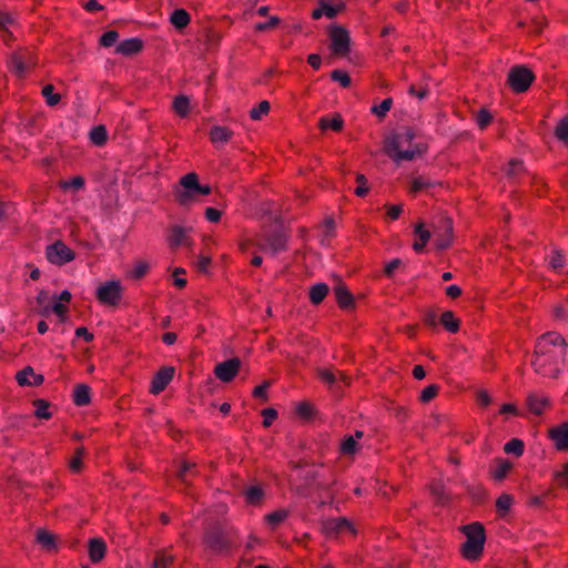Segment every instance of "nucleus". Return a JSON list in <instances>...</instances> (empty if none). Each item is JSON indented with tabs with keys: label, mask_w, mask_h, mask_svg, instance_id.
I'll use <instances>...</instances> for the list:
<instances>
[{
	"label": "nucleus",
	"mask_w": 568,
	"mask_h": 568,
	"mask_svg": "<svg viewBox=\"0 0 568 568\" xmlns=\"http://www.w3.org/2000/svg\"><path fill=\"white\" fill-rule=\"evenodd\" d=\"M566 353L567 343L559 333H545L536 341L531 366L542 377L557 378L562 371Z\"/></svg>",
	"instance_id": "nucleus-1"
},
{
	"label": "nucleus",
	"mask_w": 568,
	"mask_h": 568,
	"mask_svg": "<svg viewBox=\"0 0 568 568\" xmlns=\"http://www.w3.org/2000/svg\"><path fill=\"white\" fill-rule=\"evenodd\" d=\"M426 150V143L409 128L390 133L384 140V152L396 163L420 158Z\"/></svg>",
	"instance_id": "nucleus-2"
},
{
	"label": "nucleus",
	"mask_w": 568,
	"mask_h": 568,
	"mask_svg": "<svg viewBox=\"0 0 568 568\" xmlns=\"http://www.w3.org/2000/svg\"><path fill=\"white\" fill-rule=\"evenodd\" d=\"M211 191L209 184H200L197 174L191 172L180 179L173 189V196L179 205L189 207L199 203L201 197L209 195Z\"/></svg>",
	"instance_id": "nucleus-3"
},
{
	"label": "nucleus",
	"mask_w": 568,
	"mask_h": 568,
	"mask_svg": "<svg viewBox=\"0 0 568 568\" xmlns=\"http://www.w3.org/2000/svg\"><path fill=\"white\" fill-rule=\"evenodd\" d=\"M466 541L462 547L463 556L468 560H476L480 557L486 540L485 530L481 524L473 523L463 527Z\"/></svg>",
	"instance_id": "nucleus-4"
},
{
	"label": "nucleus",
	"mask_w": 568,
	"mask_h": 568,
	"mask_svg": "<svg viewBox=\"0 0 568 568\" xmlns=\"http://www.w3.org/2000/svg\"><path fill=\"white\" fill-rule=\"evenodd\" d=\"M329 50L333 55L344 58L351 50L349 32L342 26L334 24L328 29Z\"/></svg>",
	"instance_id": "nucleus-5"
},
{
	"label": "nucleus",
	"mask_w": 568,
	"mask_h": 568,
	"mask_svg": "<svg viewBox=\"0 0 568 568\" xmlns=\"http://www.w3.org/2000/svg\"><path fill=\"white\" fill-rule=\"evenodd\" d=\"M122 295L123 286L120 281H109L97 288V298L103 305L118 306Z\"/></svg>",
	"instance_id": "nucleus-6"
},
{
	"label": "nucleus",
	"mask_w": 568,
	"mask_h": 568,
	"mask_svg": "<svg viewBox=\"0 0 568 568\" xmlns=\"http://www.w3.org/2000/svg\"><path fill=\"white\" fill-rule=\"evenodd\" d=\"M532 80V72L525 67H515L508 74V83L516 92H525L530 87Z\"/></svg>",
	"instance_id": "nucleus-7"
},
{
	"label": "nucleus",
	"mask_w": 568,
	"mask_h": 568,
	"mask_svg": "<svg viewBox=\"0 0 568 568\" xmlns=\"http://www.w3.org/2000/svg\"><path fill=\"white\" fill-rule=\"evenodd\" d=\"M49 262L55 265H63L74 260V252L63 242L57 241L47 247L45 252Z\"/></svg>",
	"instance_id": "nucleus-8"
},
{
	"label": "nucleus",
	"mask_w": 568,
	"mask_h": 568,
	"mask_svg": "<svg viewBox=\"0 0 568 568\" xmlns=\"http://www.w3.org/2000/svg\"><path fill=\"white\" fill-rule=\"evenodd\" d=\"M240 368L241 361L239 358H232L217 364L214 368V374L220 381L229 383L237 375Z\"/></svg>",
	"instance_id": "nucleus-9"
},
{
	"label": "nucleus",
	"mask_w": 568,
	"mask_h": 568,
	"mask_svg": "<svg viewBox=\"0 0 568 568\" xmlns=\"http://www.w3.org/2000/svg\"><path fill=\"white\" fill-rule=\"evenodd\" d=\"M453 241V225L448 219H443L434 232V243L439 250L447 248Z\"/></svg>",
	"instance_id": "nucleus-10"
},
{
	"label": "nucleus",
	"mask_w": 568,
	"mask_h": 568,
	"mask_svg": "<svg viewBox=\"0 0 568 568\" xmlns=\"http://www.w3.org/2000/svg\"><path fill=\"white\" fill-rule=\"evenodd\" d=\"M34 64V59L28 52L13 54L9 62L10 70L18 77H22Z\"/></svg>",
	"instance_id": "nucleus-11"
},
{
	"label": "nucleus",
	"mask_w": 568,
	"mask_h": 568,
	"mask_svg": "<svg viewBox=\"0 0 568 568\" xmlns=\"http://www.w3.org/2000/svg\"><path fill=\"white\" fill-rule=\"evenodd\" d=\"M174 375L173 367H162L153 377L150 386V392L154 395L163 392L166 386L170 384Z\"/></svg>",
	"instance_id": "nucleus-12"
},
{
	"label": "nucleus",
	"mask_w": 568,
	"mask_h": 568,
	"mask_svg": "<svg viewBox=\"0 0 568 568\" xmlns=\"http://www.w3.org/2000/svg\"><path fill=\"white\" fill-rule=\"evenodd\" d=\"M364 433L362 430H356L353 435L345 436L339 445L341 454L344 456H354L361 448V439L363 438Z\"/></svg>",
	"instance_id": "nucleus-13"
},
{
	"label": "nucleus",
	"mask_w": 568,
	"mask_h": 568,
	"mask_svg": "<svg viewBox=\"0 0 568 568\" xmlns=\"http://www.w3.org/2000/svg\"><path fill=\"white\" fill-rule=\"evenodd\" d=\"M548 434L556 449L560 452L568 450V423L550 428Z\"/></svg>",
	"instance_id": "nucleus-14"
},
{
	"label": "nucleus",
	"mask_w": 568,
	"mask_h": 568,
	"mask_svg": "<svg viewBox=\"0 0 568 568\" xmlns=\"http://www.w3.org/2000/svg\"><path fill=\"white\" fill-rule=\"evenodd\" d=\"M234 135V132L224 125H214L210 130V140L216 148L227 144Z\"/></svg>",
	"instance_id": "nucleus-15"
},
{
	"label": "nucleus",
	"mask_w": 568,
	"mask_h": 568,
	"mask_svg": "<svg viewBox=\"0 0 568 568\" xmlns=\"http://www.w3.org/2000/svg\"><path fill=\"white\" fill-rule=\"evenodd\" d=\"M89 557L93 564L101 561L106 551V545L101 538H92L88 545Z\"/></svg>",
	"instance_id": "nucleus-16"
},
{
	"label": "nucleus",
	"mask_w": 568,
	"mask_h": 568,
	"mask_svg": "<svg viewBox=\"0 0 568 568\" xmlns=\"http://www.w3.org/2000/svg\"><path fill=\"white\" fill-rule=\"evenodd\" d=\"M169 244L171 247H179V246H190L191 245V239L187 235V232L185 229L181 226H174L171 230V234L169 236Z\"/></svg>",
	"instance_id": "nucleus-17"
},
{
	"label": "nucleus",
	"mask_w": 568,
	"mask_h": 568,
	"mask_svg": "<svg viewBox=\"0 0 568 568\" xmlns=\"http://www.w3.org/2000/svg\"><path fill=\"white\" fill-rule=\"evenodd\" d=\"M142 41L138 38H131L122 41L115 49L116 53L132 55L141 51Z\"/></svg>",
	"instance_id": "nucleus-18"
},
{
	"label": "nucleus",
	"mask_w": 568,
	"mask_h": 568,
	"mask_svg": "<svg viewBox=\"0 0 568 568\" xmlns=\"http://www.w3.org/2000/svg\"><path fill=\"white\" fill-rule=\"evenodd\" d=\"M513 464L509 460L500 458L494 462L490 473L495 480L500 481L506 478Z\"/></svg>",
	"instance_id": "nucleus-19"
},
{
	"label": "nucleus",
	"mask_w": 568,
	"mask_h": 568,
	"mask_svg": "<svg viewBox=\"0 0 568 568\" xmlns=\"http://www.w3.org/2000/svg\"><path fill=\"white\" fill-rule=\"evenodd\" d=\"M244 496L248 505L260 506L264 499V490L260 486H250L244 490Z\"/></svg>",
	"instance_id": "nucleus-20"
},
{
	"label": "nucleus",
	"mask_w": 568,
	"mask_h": 568,
	"mask_svg": "<svg viewBox=\"0 0 568 568\" xmlns=\"http://www.w3.org/2000/svg\"><path fill=\"white\" fill-rule=\"evenodd\" d=\"M334 294L336 302L341 307L346 308L353 304V296L346 286L342 284L336 285L334 288Z\"/></svg>",
	"instance_id": "nucleus-21"
},
{
	"label": "nucleus",
	"mask_w": 568,
	"mask_h": 568,
	"mask_svg": "<svg viewBox=\"0 0 568 568\" xmlns=\"http://www.w3.org/2000/svg\"><path fill=\"white\" fill-rule=\"evenodd\" d=\"M415 235L417 236V241L413 244L414 251L417 253L422 252L426 246L427 242L430 239L429 231L425 230L423 224H417L415 227Z\"/></svg>",
	"instance_id": "nucleus-22"
},
{
	"label": "nucleus",
	"mask_w": 568,
	"mask_h": 568,
	"mask_svg": "<svg viewBox=\"0 0 568 568\" xmlns=\"http://www.w3.org/2000/svg\"><path fill=\"white\" fill-rule=\"evenodd\" d=\"M17 381L20 385H38L42 382V376L36 375L31 368H26L17 374Z\"/></svg>",
	"instance_id": "nucleus-23"
},
{
	"label": "nucleus",
	"mask_w": 568,
	"mask_h": 568,
	"mask_svg": "<svg viewBox=\"0 0 568 568\" xmlns=\"http://www.w3.org/2000/svg\"><path fill=\"white\" fill-rule=\"evenodd\" d=\"M527 405L534 414H541L548 405V399L542 396L531 394L527 398Z\"/></svg>",
	"instance_id": "nucleus-24"
},
{
	"label": "nucleus",
	"mask_w": 568,
	"mask_h": 568,
	"mask_svg": "<svg viewBox=\"0 0 568 568\" xmlns=\"http://www.w3.org/2000/svg\"><path fill=\"white\" fill-rule=\"evenodd\" d=\"M73 402L78 406H84L90 403V387L87 385H77L73 390Z\"/></svg>",
	"instance_id": "nucleus-25"
},
{
	"label": "nucleus",
	"mask_w": 568,
	"mask_h": 568,
	"mask_svg": "<svg viewBox=\"0 0 568 568\" xmlns=\"http://www.w3.org/2000/svg\"><path fill=\"white\" fill-rule=\"evenodd\" d=\"M328 528L336 531L337 534L349 532L351 535L355 534V529L353 524L349 523L345 518L333 519L328 523Z\"/></svg>",
	"instance_id": "nucleus-26"
},
{
	"label": "nucleus",
	"mask_w": 568,
	"mask_h": 568,
	"mask_svg": "<svg viewBox=\"0 0 568 568\" xmlns=\"http://www.w3.org/2000/svg\"><path fill=\"white\" fill-rule=\"evenodd\" d=\"M328 286L325 283H317L310 290V300L313 304H320L327 295Z\"/></svg>",
	"instance_id": "nucleus-27"
},
{
	"label": "nucleus",
	"mask_w": 568,
	"mask_h": 568,
	"mask_svg": "<svg viewBox=\"0 0 568 568\" xmlns=\"http://www.w3.org/2000/svg\"><path fill=\"white\" fill-rule=\"evenodd\" d=\"M288 517V510L277 509L273 513L265 515L264 519L271 529H275Z\"/></svg>",
	"instance_id": "nucleus-28"
},
{
	"label": "nucleus",
	"mask_w": 568,
	"mask_h": 568,
	"mask_svg": "<svg viewBox=\"0 0 568 568\" xmlns=\"http://www.w3.org/2000/svg\"><path fill=\"white\" fill-rule=\"evenodd\" d=\"M190 14L184 9H176L170 17L171 23L178 28L183 29L190 23Z\"/></svg>",
	"instance_id": "nucleus-29"
},
{
	"label": "nucleus",
	"mask_w": 568,
	"mask_h": 568,
	"mask_svg": "<svg viewBox=\"0 0 568 568\" xmlns=\"http://www.w3.org/2000/svg\"><path fill=\"white\" fill-rule=\"evenodd\" d=\"M173 110L174 112L184 118L190 112V100L185 95H179L173 101Z\"/></svg>",
	"instance_id": "nucleus-30"
},
{
	"label": "nucleus",
	"mask_w": 568,
	"mask_h": 568,
	"mask_svg": "<svg viewBox=\"0 0 568 568\" xmlns=\"http://www.w3.org/2000/svg\"><path fill=\"white\" fill-rule=\"evenodd\" d=\"M37 541L47 550H52L55 547V536L47 530H38Z\"/></svg>",
	"instance_id": "nucleus-31"
},
{
	"label": "nucleus",
	"mask_w": 568,
	"mask_h": 568,
	"mask_svg": "<svg viewBox=\"0 0 568 568\" xmlns=\"http://www.w3.org/2000/svg\"><path fill=\"white\" fill-rule=\"evenodd\" d=\"M343 119L341 115H335L333 118H322L320 120V126L323 130L331 129L333 131H341L343 129Z\"/></svg>",
	"instance_id": "nucleus-32"
},
{
	"label": "nucleus",
	"mask_w": 568,
	"mask_h": 568,
	"mask_svg": "<svg viewBox=\"0 0 568 568\" xmlns=\"http://www.w3.org/2000/svg\"><path fill=\"white\" fill-rule=\"evenodd\" d=\"M554 480L557 486L568 490V463L554 471Z\"/></svg>",
	"instance_id": "nucleus-33"
},
{
	"label": "nucleus",
	"mask_w": 568,
	"mask_h": 568,
	"mask_svg": "<svg viewBox=\"0 0 568 568\" xmlns=\"http://www.w3.org/2000/svg\"><path fill=\"white\" fill-rule=\"evenodd\" d=\"M514 504V497L509 494H503L496 500V508L500 516H505Z\"/></svg>",
	"instance_id": "nucleus-34"
},
{
	"label": "nucleus",
	"mask_w": 568,
	"mask_h": 568,
	"mask_svg": "<svg viewBox=\"0 0 568 568\" xmlns=\"http://www.w3.org/2000/svg\"><path fill=\"white\" fill-rule=\"evenodd\" d=\"M60 187L64 191L78 192L84 186V179L81 176H74L71 180L61 181Z\"/></svg>",
	"instance_id": "nucleus-35"
},
{
	"label": "nucleus",
	"mask_w": 568,
	"mask_h": 568,
	"mask_svg": "<svg viewBox=\"0 0 568 568\" xmlns=\"http://www.w3.org/2000/svg\"><path fill=\"white\" fill-rule=\"evenodd\" d=\"M440 323L444 325V327L450 332V333H455L458 331L459 328V323L458 321L456 320V317L454 316V314L449 311L447 312H444L440 316Z\"/></svg>",
	"instance_id": "nucleus-36"
},
{
	"label": "nucleus",
	"mask_w": 568,
	"mask_h": 568,
	"mask_svg": "<svg viewBox=\"0 0 568 568\" xmlns=\"http://www.w3.org/2000/svg\"><path fill=\"white\" fill-rule=\"evenodd\" d=\"M555 134L559 141L568 145V115L559 121Z\"/></svg>",
	"instance_id": "nucleus-37"
},
{
	"label": "nucleus",
	"mask_w": 568,
	"mask_h": 568,
	"mask_svg": "<svg viewBox=\"0 0 568 568\" xmlns=\"http://www.w3.org/2000/svg\"><path fill=\"white\" fill-rule=\"evenodd\" d=\"M270 103L267 101H262L257 106L250 111V116L252 120L258 121L270 112Z\"/></svg>",
	"instance_id": "nucleus-38"
},
{
	"label": "nucleus",
	"mask_w": 568,
	"mask_h": 568,
	"mask_svg": "<svg viewBox=\"0 0 568 568\" xmlns=\"http://www.w3.org/2000/svg\"><path fill=\"white\" fill-rule=\"evenodd\" d=\"M504 450L507 454H514L519 457L524 453V443L520 439L514 438L505 445Z\"/></svg>",
	"instance_id": "nucleus-39"
},
{
	"label": "nucleus",
	"mask_w": 568,
	"mask_h": 568,
	"mask_svg": "<svg viewBox=\"0 0 568 568\" xmlns=\"http://www.w3.org/2000/svg\"><path fill=\"white\" fill-rule=\"evenodd\" d=\"M150 268V265L145 261H138L132 270L129 272V276L132 278H141L143 277Z\"/></svg>",
	"instance_id": "nucleus-40"
},
{
	"label": "nucleus",
	"mask_w": 568,
	"mask_h": 568,
	"mask_svg": "<svg viewBox=\"0 0 568 568\" xmlns=\"http://www.w3.org/2000/svg\"><path fill=\"white\" fill-rule=\"evenodd\" d=\"M91 141L97 145H102L106 141V131L104 126H95L90 133Z\"/></svg>",
	"instance_id": "nucleus-41"
},
{
	"label": "nucleus",
	"mask_w": 568,
	"mask_h": 568,
	"mask_svg": "<svg viewBox=\"0 0 568 568\" xmlns=\"http://www.w3.org/2000/svg\"><path fill=\"white\" fill-rule=\"evenodd\" d=\"M42 94L45 98L47 103L51 106L58 104L60 101V94L54 93V88L51 84H48L42 89Z\"/></svg>",
	"instance_id": "nucleus-42"
},
{
	"label": "nucleus",
	"mask_w": 568,
	"mask_h": 568,
	"mask_svg": "<svg viewBox=\"0 0 568 568\" xmlns=\"http://www.w3.org/2000/svg\"><path fill=\"white\" fill-rule=\"evenodd\" d=\"M36 407V416L39 418L49 419L51 417V413L49 410V405L44 400L38 399L34 402Z\"/></svg>",
	"instance_id": "nucleus-43"
},
{
	"label": "nucleus",
	"mask_w": 568,
	"mask_h": 568,
	"mask_svg": "<svg viewBox=\"0 0 568 568\" xmlns=\"http://www.w3.org/2000/svg\"><path fill=\"white\" fill-rule=\"evenodd\" d=\"M173 562V556L168 554H158L154 561L153 568H169V566Z\"/></svg>",
	"instance_id": "nucleus-44"
},
{
	"label": "nucleus",
	"mask_w": 568,
	"mask_h": 568,
	"mask_svg": "<svg viewBox=\"0 0 568 568\" xmlns=\"http://www.w3.org/2000/svg\"><path fill=\"white\" fill-rule=\"evenodd\" d=\"M439 387L435 384L428 385L425 387L419 396L420 402L428 403L430 402L438 393Z\"/></svg>",
	"instance_id": "nucleus-45"
},
{
	"label": "nucleus",
	"mask_w": 568,
	"mask_h": 568,
	"mask_svg": "<svg viewBox=\"0 0 568 568\" xmlns=\"http://www.w3.org/2000/svg\"><path fill=\"white\" fill-rule=\"evenodd\" d=\"M430 185H432V183L427 179H425L423 176H417L412 181L410 192L416 193L422 190H426Z\"/></svg>",
	"instance_id": "nucleus-46"
},
{
	"label": "nucleus",
	"mask_w": 568,
	"mask_h": 568,
	"mask_svg": "<svg viewBox=\"0 0 568 568\" xmlns=\"http://www.w3.org/2000/svg\"><path fill=\"white\" fill-rule=\"evenodd\" d=\"M205 540L206 544L215 551H221L226 547V542L221 537L209 535L206 536Z\"/></svg>",
	"instance_id": "nucleus-47"
},
{
	"label": "nucleus",
	"mask_w": 568,
	"mask_h": 568,
	"mask_svg": "<svg viewBox=\"0 0 568 568\" xmlns=\"http://www.w3.org/2000/svg\"><path fill=\"white\" fill-rule=\"evenodd\" d=\"M331 75L332 79L338 82L343 88H347L351 84L349 75L342 70H334Z\"/></svg>",
	"instance_id": "nucleus-48"
},
{
	"label": "nucleus",
	"mask_w": 568,
	"mask_h": 568,
	"mask_svg": "<svg viewBox=\"0 0 568 568\" xmlns=\"http://www.w3.org/2000/svg\"><path fill=\"white\" fill-rule=\"evenodd\" d=\"M549 266L557 271L564 266V257L562 254L559 251H552L549 260H548Z\"/></svg>",
	"instance_id": "nucleus-49"
},
{
	"label": "nucleus",
	"mask_w": 568,
	"mask_h": 568,
	"mask_svg": "<svg viewBox=\"0 0 568 568\" xmlns=\"http://www.w3.org/2000/svg\"><path fill=\"white\" fill-rule=\"evenodd\" d=\"M118 38H119L118 32L111 30L101 36L100 43H101V45L109 48V47H112L116 42Z\"/></svg>",
	"instance_id": "nucleus-50"
},
{
	"label": "nucleus",
	"mask_w": 568,
	"mask_h": 568,
	"mask_svg": "<svg viewBox=\"0 0 568 568\" xmlns=\"http://www.w3.org/2000/svg\"><path fill=\"white\" fill-rule=\"evenodd\" d=\"M357 186L355 189V194L357 196H365L368 193L367 180L363 174L356 175Z\"/></svg>",
	"instance_id": "nucleus-51"
},
{
	"label": "nucleus",
	"mask_w": 568,
	"mask_h": 568,
	"mask_svg": "<svg viewBox=\"0 0 568 568\" xmlns=\"http://www.w3.org/2000/svg\"><path fill=\"white\" fill-rule=\"evenodd\" d=\"M523 162L519 160H511L508 162L505 172L508 176H516L523 171Z\"/></svg>",
	"instance_id": "nucleus-52"
},
{
	"label": "nucleus",
	"mask_w": 568,
	"mask_h": 568,
	"mask_svg": "<svg viewBox=\"0 0 568 568\" xmlns=\"http://www.w3.org/2000/svg\"><path fill=\"white\" fill-rule=\"evenodd\" d=\"M280 18L276 17V16H273L268 19V21L266 22H261V23H257L255 26V31L257 32H263V31H266V30H270V29H273L275 28L276 26L280 24Z\"/></svg>",
	"instance_id": "nucleus-53"
},
{
	"label": "nucleus",
	"mask_w": 568,
	"mask_h": 568,
	"mask_svg": "<svg viewBox=\"0 0 568 568\" xmlns=\"http://www.w3.org/2000/svg\"><path fill=\"white\" fill-rule=\"evenodd\" d=\"M83 455H84V449L82 447H79L75 452V456L70 460V468L73 471L81 470Z\"/></svg>",
	"instance_id": "nucleus-54"
},
{
	"label": "nucleus",
	"mask_w": 568,
	"mask_h": 568,
	"mask_svg": "<svg viewBox=\"0 0 568 568\" xmlns=\"http://www.w3.org/2000/svg\"><path fill=\"white\" fill-rule=\"evenodd\" d=\"M491 114L487 110H480L476 116V122L480 129H485L491 122Z\"/></svg>",
	"instance_id": "nucleus-55"
},
{
	"label": "nucleus",
	"mask_w": 568,
	"mask_h": 568,
	"mask_svg": "<svg viewBox=\"0 0 568 568\" xmlns=\"http://www.w3.org/2000/svg\"><path fill=\"white\" fill-rule=\"evenodd\" d=\"M296 413L303 418H308L313 414V406L307 402H301L296 405Z\"/></svg>",
	"instance_id": "nucleus-56"
},
{
	"label": "nucleus",
	"mask_w": 568,
	"mask_h": 568,
	"mask_svg": "<svg viewBox=\"0 0 568 568\" xmlns=\"http://www.w3.org/2000/svg\"><path fill=\"white\" fill-rule=\"evenodd\" d=\"M284 246H285V241L281 236H277L272 242H267V243L263 244V248L264 250H271L274 253L277 252V251L283 250Z\"/></svg>",
	"instance_id": "nucleus-57"
},
{
	"label": "nucleus",
	"mask_w": 568,
	"mask_h": 568,
	"mask_svg": "<svg viewBox=\"0 0 568 568\" xmlns=\"http://www.w3.org/2000/svg\"><path fill=\"white\" fill-rule=\"evenodd\" d=\"M390 108H392V100L385 99L384 101H382V103L378 106L373 108V112L377 116H385L386 113L390 110Z\"/></svg>",
	"instance_id": "nucleus-58"
},
{
	"label": "nucleus",
	"mask_w": 568,
	"mask_h": 568,
	"mask_svg": "<svg viewBox=\"0 0 568 568\" xmlns=\"http://www.w3.org/2000/svg\"><path fill=\"white\" fill-rule=\"evenodd\" d=\"M194 468H195V464H193L191 462H183L181 464V467H180V470H179V477L183 481H186L189 474L192 473V470Z\"/></svg>",
	"instance_id": "nucleus-59"
},
{
	"label": "nucleus",
	"mask_w": 568,
	"mask_h": 568,
	"mask_svg": "<svg viewBox=\"0 0 568 568\" xmlns=\"http://www.w3.org/2000/svg\"><path fill=\"white\" fill-rule=\"evenodd\" d=\"M52 311L63 321L68 313V305L63 302L55 301L52 305Z\"/></svg>",
	"instance_id": "nucleus-60"
},
{
	"label": "nucleus",
	"mask_w": 568,
	"mask_h": 568,
	"mask_svg": "<svg viewBox=\"0 0 568 568\" xmlns=\"http://www.w3.org/2000/svg\"><path fill=\"white\" fill-rule=\"evenodd\" d=\"M204 214H205V219L212 223H217L222 216L221 211H219L214 207H206Z\"/></svg>",
	"instance_id": "nucleus-61"
},
{
	"label": "nucleus",
	"mask_w": 568,
	"mask_h": 568,
	"mask_svg": "<svg viewBox=\"0 0 568 568\" xmlns=\"http://www.w3.org/2000/svg\"><path fill=\"white\" fill-rule=\"evenodd\" d=\"M211 265V258L209 256L200 255L196 260V268L199 272L206 273Z\"/></svg>",
	"instance_id": "nucleus-62"
},
{
	"label": "nucleus",
	"mask_w": 568,
	"mask_h": 568,
	"mask_svg": "<svg viewBox=\"0 0 568 568\" xmlns=\"http://www.w3.org/2000/svg\"><path fill=\"white\" fill-rule=\"evenodd\" d=\"M499 414L504 415L506 417H508V416H518L519 415V410L516 407V405H514V404H504L500 407V409H499Z\"/></svg>",
	"instance_id": "nucleus-63"
},
{
	"label": "nucleus",
	"mask_w": 568,
	"mask_h": 568,
	"mask_svg": "<svg viewBox=\"0 0 568 568\" xmlns=\"http://www.w3.org/2000/svg\"><path fill=\"white\" fill-rule=\"evenodd\" d=\"M318 377L326 384L331 385L336 381V376L328 369L318 371Z\"/></svg>",
	"instance_id": "nucleus-64"
}]
</instances>
